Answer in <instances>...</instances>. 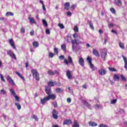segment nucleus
I'll list each match as a JSON object with an SVG mask.
<instances>
[{"mask_svg":"<svg viewBox=\"0 0 127 127\" xmlns=\"http://www.w3.org/2000/svg\"><path fill=\"white\" fill-rule=\"evenodd\" d=\"M28 19L29 20L30 22H31V23H33L34 24H36V22L35 21V20H34V18L33 17H28Z\"/></svg>","mask_w":127,"mask_h":127,"instance_id":"nucleus-21","label":"nucleus"},{"mask_svg":"<svg viewBox=\"0 0 127 127\" xmlns=\"http://www.w3.org/2000/svg\"><path fill=\"white\" fill-rule=\"evenodd\" d=\"M48 86H50V87H53L56 85H57V86H60V85H61V84H58L57 83V82L56 81H50L48 82Z\"/></svg>","mask_w":127,"mask_h":127,"instance_id":"nucleus-10","label":"nucleus"},{"mask_svg":"<svg viewBox=\"0 0 127 127\" xmlns=\"http://www.w3.org/2000/svg\"><path fill=\"white\" fill-rule=\"evenodd\" d=\"M54 74H56V75H60V73L59 72L58 70H55L54 71Z\"/></svg>","mask_w":127,"mask_h":127,"instance_id":"nucleus-52","label":"nucleus"},{"mask_svg":"<svg viewBox=\"0 0 127 127\" xmlns=\"http://www.w3.org/2000/svg\"><path fill=\"white\" fill-rule=\"evenodd\" d=\"M113 33H115V34L118 35V32L117 31H115V30L113 29L111 31Z\"/></svg>","mask_w":127,"mask_h":127,"instance_id":"nucleus-57","label":"nucleus"},{"mask_svg":"<svg viewBox=\"0 0 127 127\" xmlns=\"http://www.w3.org/2000/svg\"><path fill=\"white\" fill-rule=\"evenodd\" d=\"M15 106L17 107V109H18V110H20L21 109V105H20V104L19 103H15Z\"/></svg>","mask_w":127,"mask_h":127,"instance_id":"nucleus-31","label":"nucleus"},{"mask_svg":"<svg viewBox=\"0 0 127 127\" xmlns=\"http://www.w3.org/2000/svg\"><path fill=\"white\" fill-rule=\"evenodd\" d=\"M16 75H17V76H18V77H19L21 79H22V80L23 81H25V78H24V77H23V76H22V74H21L19 72L16 71Z\"/></svg>","mask_w":127,"mask_h":127,"instance_id":"nucleus-23","label":"nucleus"},{"mask_svg":"<svg viewBox=\"0 0 127 127\" xmlns=\"http://www.w3.org/2000/svg\"><path fill=\"white\" fill-rule=\"evenodd\" d=\"M59 112L56 110H53L52 111L53 118L54 120H57L59 117H58V114Z\"/></svg>","mask_w":127,"mask_h":127,"instance_id":"nucleus-6","label":"nucleus"},{"mask_svg":"<svg viewBox=\"0 0 127 127\" xmlns=\"http://www.w3.org/2000/svg\"><path fill=\"white\" fill-rule=\"evenodd\" d=\"M122 57L123 58L124 63H125L124 67L126 69V70H127V59L124 55L122 56Z\"/></svg>","mask_w":127,"mask_h":127,"instance_id":"nucleus-18","label":"nucleus"},{"mask_svg":"<svg viewBox=\"0 0 127 127\" xmlns=\"http://www.w3.org/2000/svg\"><path fill=\"white\" fill-rule=\"evenodd\" d=\"M20 31H21V32H22V33H25V29H24V28H23V27H22L21 28Z\"/></svg>","mask_w":127,"mask_h":127,"instance_id":"nucleus-48","label":"nucleus"},{"mask_svg":"<svg viewBox=\"0 0 127 127\" xmlns=\"http://www.w3.org/2000/svg\"><path fill=\"white\" fill-rule=\"evenodd\" d=\"M7 81L9 82V84H11L12 86H15V83L13 81V79L9 75H7L6 77Z\"/></svg>","mask_w":127,"mask_h":127,"instance_id":"nucleus-9","label":"nucleus"},{"mask_svg":"<svg viewBox=\"0 0 127 127\" xmlns=\"http://www.w3.org/2000/svg\"><path fill=\"white\" fill-rule=\"evenodd\" d=\"M67 15L68 16H71V15H72V13H71L70 11H68L67 13Z\"/></svg>","mask_w":127,"mask_h":127,"instance_id":"nucleus-58","label":"nucleus"},{"mask_svg":"<svg viewBox=\"0 0 127 127\" xmlns=\"http://www.w3.org/2000/svg\"><path fill=\"white\" fill-rule=\"evenodd\" d=\"M7 54L9 56H10V57H11L12 59H14V60H16V56H15V55L14 54V53H13V52H12V51L11 50L7 51Z\"/></svg>","mask_w":127,"mask_h":127,"instance_id":"nucleus-5","label":"nucleus"},{"mask_svg":"<svg viewBox=\"0 0 127 127\" xmlns=\"http://www.w3.org/2000/svg\"><path fill=\"white\" fill-rule=\"evenodd\" d=\"M83 103L84 105H85V106H86V107H87V108H88V109H91L92 106H91V104H90V103H89L88 102L86 101H83Z\"/></svg>","mask_w":127,"mask_h":127,"instance_id":"nucleus-20","label":"nucleus"},{"mask_svg":"<svg viewBox=\"0 0 127 127\" xmlns=\"http://www.w3.org/2000/svg\"><path fill=\"white\" fill-rule=\"evenodd\" d=\"M76 7V5L72 4L71 6V8H72V9H74V8Z\"/></svg>","mask_w":127,"mask_h":127,"instance_id":"nucleus-59","label":"nucleus"},{"mask_svg":"<svg viewBox=\"0 0 127 127\" xmlns=\"http://www.w3.org/2000/svg\"><path fill=\"white\" fill-rule=\"evenodd\" d=\"M63 125L64 126H69L70 125H72V120L70 119L65 120L63 122Z\"/></svg>","mask_w":127,"mask_h":127,"instance_id":"nucleus-11","label":"nucleus"},{"mask_svg":"<svg viewBox=\"0 0 127 127\" xmlns=\"http://www.w3.org/2000/svg\"><path fill=\"white\" fill-rule=\"evenodd\" d=\"M47 73L49 76H53V75H54V71H53L52 70H49Z\"/></svg>","mask_w":127,"mask_h":127,"instance_id":"nucleus-30","label":"nucleus"},{"mask_svg":"<svg viewBox=\"0 0 127 127\" xmlns=\"http://www.w3.org/2000/svg\"><path fill=\"white\" fill-rule=\"evenodd\" d=\"M115 4L116 5H118V6H122V5H123V3L121 0H117V1L115 2Z\"/></svg>","mask_w":127,"mask_h":127,"instance_id":"nucleus-22","label":"nucleus"},{"mask_svg":"<svg viewBox=\"0 0 127 127\" xmlns=\"http://www.w3.org/2000/svg\"><path fill=\"white\" fill-rule=\"evenodd\" d=\"M61 49L63 50V51H67V49L66 48V44H62L61 45Z\"/></svg>","mask_w":127,"mask_h":127,"instance_id":"nucleus-29","label":"nucleus"},{"mask_svg":"<svg viewBox=\"0 0 127 127\" xmlns=\"http://www.w3.org/2000/svg\"><path fill=\"white\" fill-rule=\"evenodd\" d=\"M101 58L103 60H106V58H107V51H104L101 52Z\"/></svg>","mask_w":127,"mask_h":127,"instance_id":"nucleus-14","label":"nucleus"},{"mask_svg":"<svg viewBox=\"0 0 127 127\" xmlns=\"http://www.w3.org/2000/svg\"><path fill=\"white\" fill-rule=\"evenodd\" d=\"M30 35H31V36H33V35H34V31H31V32H30Z\"/></svg>","mask_w":127,"mask_h":127,"instance_id":"nucleus-50","label":"nucleus"},{"mask_svg":"<svg viewBox=\"0 0 127 127\" xmlns=\"http://www.w3.org/2000/svg\"><path fill=\"white\" fill-rule=\"evenodd\" d=\"M14 98H15V100L17 101V102H19V97H18V96H14Z\"/></svg>","mask_w":127,"mask_h":127,"instance_id":"nucleus-47","label":"nucleus"},{"mask_svg":"<svg viewBox=\"0 0 127 127\" xmlns=\"http://www.w3.org/2000/svg\"><path fill=\"white\" fill-rule=\"evenodd\" d=\"M92 53L94 56H96V57H100V53H99V51H98L96 49H93Z\"/></svg>","mask_w":127,"mask_h":127,"instance_id":"nucleus-13","label":"nucleus"},{"mask_svg":"<svg viewBox=\"0 0 127 127\" xmlns=\"http://www.w3.org/2000/svg\"><path fill=\"white\" fill-rule=\"evenodd\" d=\"M55 99H56V95L52 94L51 95L47 96L44 97L43 99H41V104H42V105H45L46 102L50 101V100L53 101L55 100Z\"/></svg>","mask_w":127,"mask_h":127,"instance_id":"nucleus-1","label":"nucleus"},{"mask_svg":"<svg viewBox=\"0 0 127 127\" xmlns=\"http://www.w3.org/2000/svg\"><path fill=\"white\" fill-rule=\"evenodd\" d=\"M66 101L68 104H70V103H71V98H67Z\"/></svg>","mask_w":127,"mask_h":127,"instance_id":"nucleus-54","label":"nucleus"},{"mask_svg":"<svg viewBox=\"0 0 127 127\" xmlns=\"http://www.w3.org/2000/svg\"><path fill=\"white\" fill-rule=\"evenodd\" d=\"M89 24L91 29H92V30H94L95 28H94V26H93V23H92V22H90L89 23Z\"/></svg>","mask_w":127,"mask_h":127,"instance_id":"nucleus-40","label":"nucleus"},{"mask_svg":"<svg viewBox=\"0 0 127 127\" xmlns=\"http://www.w3.org/2000/svg\"><path fill=\"white\" fill-rule=\"evenodd\" d=\"M87 61H88L89 64V66L90 68L92 69V71H95V70H97V67H95V66H94V64H92V59H91L90 57H88L87 58Z\"/></svg>","mask_w":127,"mask_h":127,"instance_id":"nucleus-4","label":"nucleus"},{"mask_svg":"<svg viewBox=\"0 0 127 127\" xmlns=\"http://www.w3.org/2000/svg\"><path fill=\"white\" fill-rule=\"evenodd\" d=\"M65 58V57L64 56H61L59 57V59L61 60H64Z\"/></svg>","mask_w":127,"mask_h":127,"instance_id":"nucleus-53","label":"nucleus"},{"mask_svg":"<svg viewBox=\"0 0 127 127\" xmlns=\"http://www.w3.org/2000/svg\"><path fill=\"white\" fill-rule=\"evenodd\" d=\"M32 45L35 48H37V47H38L39 46V43H38V42L34 41L32 43Z\"/></svg>","mask_w":127,"mask_h":127,"instance_id":"nucleus-25","label":"nucleus"},{"mask_svg":"<svg viewBox=\"0 0 127 127\" xmlns=\"http://www.w3.org/2000/svg\"><path fill=\"white\" fill-rule=\"evenodd\" d=\"M58 26H59V27H60V28L61 29H63L64 28V25H63V24H61V23H59L58 24Z\"/></svg>","mask_w":127,"mask_h":127,"instance_id":"nucleus-44","label":"nucleus"},{"mask_svg":"<svg viewBox=\"0 0 127 127\" xmlns=\"http://www.w3.org/2000/svg\"><path fill=\"white\" fill-rule=\"evenodd\" d=\"M114 79L115 80V81H119L120 80V77H119V76H118L117 74H114Z\"/></svg>","mask_w":127,"mask_h":127,"instance_id":"nucleus-35","label":"nucleus"},{"mask_svg":"<svg viewBox=\"0 0 127 127\" xmlns=\"http://www.w3.org/2000/svg\"><path fill=\"white\" fill-rule=\"evenodd\" d=\"M46 34H50V30H49V29H47L46 30Z\"/></svg>","mask_w":127,"mask_h":127,"instance_id":"nucleus-49","label":"nucleus"},{"mask_svg":"<svg viewBox=\"0 0 127 127\" xmlns=\"http://www.w3.org/2000/svg\"><path fill=\"white\" fill-rule=\"evenodd\" d=\"M66 75L68 79H69V80H71V79H72V74H71V71H70V70H66Z\"/></svg>","mask_w":127,"mask_h":127,"instance_id":"nucleus-17","label":"nucleus"},{"mask_svg":"<svg viewBox=\"0 0 127 127\" xmlns=\"http://www.w3.org/2000/svg\"><path fill=\"white\" fill-rule=\"evenodd\" d=\"M53 105H54V108H57L58 107L57 103H54Z\"/></svg>","mask_w":127,"mask_h":127,"instance_id":"nucleus-60","label":"nucleus"},{"mask_svg":"<svg viewBox=\"0 0 127 127\" xmlns=\"http://www.w3.org/2000/svg\"><path fill=\"white\" fill-rule=\"evenodd\" d=\"M119 47L121 49H125V44L122 42H119Z\"/></svg>","mask_w":127,"mask_h":127,"instance_id":"nucleus-32","label":"nucleus"},{"mask_svg":"<svg viewBox=\"0 0 127 127\" xmlns=\"http://www.w3.org/2000/svg\"><path fill=\"white\" fill-rule=\"evenodd\" d=\"M78 63L80 65V66H84L85 65V61H84V59L81 57L79 58Z\"/></svg>","mask_w":127,"mask_h":127,"instance_id":"nucleus-15","label":"nucleus"},{"mask_svg":"<svg viewBox=\"0 0 127 127\" xmlns=\"http://www.w3.org/2000/svg\"><path fill=\"white\" fill-rule=\"evenodd\" d=\"M110 11L111 12H112V13H113V14H116V10L115 9V8L112 7L110 8Z\"/></svg>","mask_w":127,"mask_h":127,"instance_id":"nucleus-38","label":"nucleus"},{"mask_svg":"<svg viewBox=\"0 0 127 127\" xmlns=\"http://www.w3.org/2000/svg\"><path fill=\"white\" fill-rule=\"evenodd\" d=\"M68 60L65 59L64 61V63L65 65H68V64H73V60H72V58L70 56L68 57Z\"/></svg>","mask_w":127,"mask_h":127,"instance_id":"nucleus-7","label":"nucleus"},{"mask_svg":"<svg viewBox=\"0 0 127 127\" xmlns=\"http://www.w3.org/2000/svg\"><path fill=\"white\" fill-rule=\"evenodd\" d=\"M10 92H11L12 95L14 97H15V96H16V94H15V92L14 91V90H13V89H11L10 90Z\"/></svg>","mask_w":127,"mask_h":127,"instance_id":"nucleus-41","label":"nucleus"},{"mask_svg":"<svg viewBox=\"0 0 127 127\" xmlns=\"http://www.w3.org/2000/svg\"><path fill=\"white\" fill-rule=\"evenodd\" d=\"M54 51L56 54H58V53H59V52L58 51V49L57 48H55L54 49Z\"/></svg>","mask_w":127,"mask_h":127,"instance_id":"nucleus-45","label":"nucleus"},{"mask_svg":"<svg viewBox=\"0 0 127 127\" xmlns=\"http://www.w3.org/2000/svg\"><path fill=\"white\" fill-rule=\"evenodd\" d=\"M31 72L33 75V77L35 78L36 81H39L40 80V77H39V73L37 70L36 69H33L31 70Z\"/></svg>","mask_w":127,"mask_h":127,"instance_id":"nucleus-3","label":"nucleus"},{"mask_svg":"<svg viewBox=\"0 0 127 127\" xmlns=\"http://www.w3.org/2000/svg\"><path fill=\"white\" fill-rule=\"evenodd\" d=\"M53 127H59V126L57 125H55L53 126Z\"/></svg>","mask_w":127,"mask_h":127,"instance_id":"nucleus-64","label":"nucleus"},{"mask_svg":"<svg viewBox=\"0 0 127 127\" xmlns=\"http://www.w3.org/2000/svg\"><path fill=\"white\" fill-rule=\"evenodd\" d=\"M56 92L57 94H59V93H63L64 90L60 88H58L56 89Z\"/></svg>","mask_w":127,"mask_h":127,"instance_id":"nucleus-26","label":"nucleus"},{"mask_svg":"<svg viewBox=\"0 0 127 127\" xmlns=\"http://www.w3.org/2000/svg\"><path fill=\"white\" fill-rule=\"evenodd\" d=\"M55 55L54 53H53L50 52V53H49V57L50 58H53V57H54V56Z\"/></svg>","mask_w":127,"mask_h":127,"instance_id":"nucleus-39","label":"nucleus"},{"mask_svg":"<svg viewBox=\"0 0 127 127\" xmlns=\"http://www.w3.org/2000/svg\"><path fill=\"white\" fill-rule=\"evenodd\" d=\"M67 41L68 42H70V41H69V39H71V37H69V36H67Z\"/></svg>","mask_w":127,"mask_h":127,"instance_id":"nucleus-61","label":"nucleus"},{"mask_svg":"<svg viewBox=\"0 0 127 127\" xmlns=\"http://www.w3.org/2000/svg\"><path fill=\"white\" fill-rule=\"evenodd\" d=\"M0 77L1 81L3 82H5V79L3 78V76L2 75V74H0Z\"/></svg>","mask_w":127,"mask_h":127,"instance_id":"nucleus-46","label":"nucleus"},{"mask_svg":"<svg viewBox=\"0 0 127 127\" xmlns=\"http://www.w3.org/2000/svg\"><path fill=\"white\" fill-rule=\"evenodd\" d=\"M9 43L13 49H16L15 45H14V42L13 41V40H12V39H9Z\"/></svg>","mask_w":127,"mask_h":127,"instance_id":"nucleus-16","label":"nucleus"},{"mask_svg":"<svg viewBox=\"0 0 127 127\" xmlns=\"http://www.w3.org/2000/svg\"><path fill=\"white\" fill-rule=\"evenodd\" d=\"M108 69L111 72H118V70L115 68L108 67Z\"/></svg>","mask_w":127,"mask_h":127,"instance_id":"nucleus-33","label":"nucleus"},{"mask_svg":"<svg viewBox=\"0 0 127 127\" xmlns=\"http://www.w3.org/2000/svg\"><path fill=\"white\" fill-rule=\"evenodd\" d=\"M121 78L123 82H126V81H127V78L125 77L124 74H121Z\"/></svg>","mask_w":127,"mask_h":127,"instance_id":"nucleus-34","label":"nucleus"},{"mask_svg":"<svg viewBox=\"0 0 127 127\" xmlns=\"http://www.w3.org/2000/svg\"><path fill=\"white\" fill-rule=\"evenodd\" d=\"M0 92H1V93H2V94H3V95H5V93H6L5 90H3V89H1V90H0Z\"/></svg>","mask_w":127,"mask_h":127,"instance_id":"nucleus-55","label":"nucleus"},{"mask_svg":"<svg viewBox=\"0 0 127 127\" xmlns=\"http://www.w3.org/2000/svg\"><path fill=\"white\" fill-rule=\"evenodd\" d=\"M33 119L35 120V121H38V118H37V116H36V115H34L33 116Z\"/></svg>","mask_w":127,"mask_h":127,"instance_id":"nucleus-51","label":"nucleus"},{"mask_svg":"<svg viewBox=\"0 0 127 127\" xmlns=\"http://www.w3.org/2000/svg\"><path fill=\"white\" fill-rule=\"evenodd\" d=\"M117 99H114L112 101H111V105H114L117 103Z\"/></svg>","mask_w":127,"mask_h":127,"instance_id":"nucleus-43","label":"nucleus"},{"mask_svg":"<svg viewBox=\"0 0 127 127\" xmlns=\"http://www.w3.org/2000/svg\"><path fill=\"white\" fill-rule=\"evenodd\" d=\"M103 31L102 30H99V33H100V34H102V33H103Z\"/></svg>","mask_w":127,"mask_h":127,"instance_id":"nucleus-63","label":"nucleus"},{"mask_svg":"<svg viewBox=\"0 0 127 127\" xmlns=\"http://www.w3.org/2000/svg\"><path fill=\"white\" fill-rule=\"evenodd\" d=\"M98 73L101 76H104V75H106V74H107V71L104 69H100L98 70Z\"/></svg>","mask_w":127,"mask_h":127,"instance_id":"nucleus-12","label":"nucleus"},{"mask_svg":"<svg viewBox=\"0 0 127 127\" xmlns=\"http://www.w3.org/2000/svg\"><path fill=\"white\" fill-rule=\"evenodd\" d=\"M72 127H80V125L76 120L74 121V125H72Z\"/></svg>","mask_w":127,"mask_h":127,"instance_id":"nucleus-24","label":"nucleus"},{"mask_svg":"<svg viewBox=\"0 0 127 127\" xmlns=\"http://www.w3.org/2000/svg\"><path fill=\"white\" fill-rule=\"evenodd\" d=\"M45 92L48 96H51V95H56L54 94H51V87H49L47 86H45Z\"/></svg>","mask_w":127,"mask_h":127,"instance_id":"nucleus-8","label":"nucleus"},{"mask_svg":"<svg viewBox=\"0 0 127 127\" xmlns=\"http://www.w3.org/2000/svg\"><path fill=\"white\" fill-rule=\"evenodd\" d=\"M42 22L43 24H44V25H45V26H46V27H47V26H48V24L47 23V22L46 21V20H45V19H43Z\"/></svg>","mask_w":127,"mask_h":127,"instance_id":"nucleus-37","label":"nucleus"},{"mask_svg":"<svg viewBox=\"0 0 127 127\" xmlns=\"http://www.w3.org/2000/svg\"><path fill=\"white\" fill-rule=\"evenodd\" d=\"M108 26L109 27V28H111V27H113V26H114V24L113 23H110L108 24Z\"/></svg>","mask_w":127,"mask_h":127,"instance_id":"nucleus-56","label":"nucleus"},{"mask_svg":"<svg viewBox=\"0 0 127 127\" xmlns=\"http://www.w3.org/2000/svg\"><path fill=\"white\" fill-rule=\"evenodd\" d=\"M73 31L74 32H79V28H78V26H74L73 27Z\"/></svg>","mask_w":127,"mask_h":127,"instance_id":"nucleus-36","label":"nucleus"},{"mask_svg":"<svg viewBox=\"0 0 127 127\" xmlns=\"http://www.w3.org/2000/svg\"><path fill=\"white\" fill-rule=\"evenodd\" d=\"M6 16L9 17V16H13L14 14L12 12H7L5 14Z\"/></svg>","mask_w":127,"mask_h":127,"instance_id":"nucleus-28","label":"nucleus"},{"mask_svg":"<svg viewBox=\"0 0 127 127\" xmlns=\"http://www.w3.org/2000/svg\"><path fill=\"white\" fill-rule=\"evenodd\" d=\"M64 9H65L66 10H69V7H70V2H66L64 4Z\"/></svg>","mask_w":127,"mask_h":127,"instance_id":"nucleus-19","label":"nucleus"},{"mask_svg":"<svg viewBox=\"0 0 127 127\" xmlns=\"http://www.w3.org/2000/svg\"><path fill=\"white\" fill-rule=\"evenodd\" d=\"M99 127H109V126L107 125H105V124H100L99 126H98Z\"/></svg>","mask_w":127,"mask_h":127,"instance_id":"nucleus-42","label":"nucleus"},{"mask_svg":"<svg viewBox=\"0 0 127 127\" xmlns=\"http://www.w3.org/2000/svg\"><path fill=\"white\" fill-rule=\"evenodd\" d=\"M88 124L90 127H97L98 126V124L95 122H90Z\"/></svg>","mask_w":127,"mask_h":127,"instance_id":"nucleus-27","label":"nucleus"},{"mask_svg":"<svg viewBox=\"0 0 127 127\" xmlns=\"http://www.w3.org/2000/svg\"><path fill=\"white\" fill-rule=\"evenodd\" d=\"M72 36L74 40H71V44H76V45H79V44H82V42L80 41L79 39H76V38H78L79 37V36L78 35V34L77 33H75L72 35Z\"/></svg>","mask_w":127,"mask_h":127,"instance_id":"nucleus-2","label":"nucleus"},{"mask_svg":"<svg viewBox=\"0 0 127 127\" xmlns=\"http://www.w3.org/2000/svg\"><path fill=\"white\" fill-rule=\"evenodd\" d=\"M42 6L43 10H46V8H45V5H43Z\"/></svg>","mask_w":127,"mask_h":127,"instance_id":"nucleus-62","label":"nucleus"}]
</instances>
